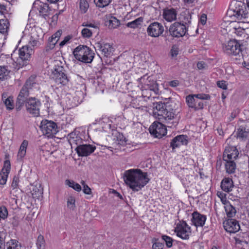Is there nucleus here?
<instances>
[{"label": "nucleus", "instance_id": "c756f323", "mask_svg": "<svg viewBox=\"0 0 249 249\" xmlns=\"http://www.w3.org/2000/svg\"><path fill=\"white\" fill-rule=\"evenodd\" d=\"M28 144V142L27 140H24L22 142L18 154V158L22 159L25 156Z\"/></svg>", "mask_w": 249, "mask_h": 249}, {"label": "nucleus", "instance_id": "72a5a7b5", "mask_svg": "<svg viewBox=\"0 0 249 249\" xmlns=\"http://www.w3.org/2000/svg\"><path fill=\"white\" fill-rule=\"evenodd\" d=\"M9 25L7 19H0V33L2 34H6L9 29Z\"/></svg>", "mask_w": 249, "mask_h": 249}, {"label": "nucleus", "instance_id": "e2e57ef3", "mask_svg": "<svg viewBox=\"0 0 249 249\" xmlns=\"http://www.w3.org/2000/svg\"><path fill=\"white\" fill-rule=\"evenodd\" d=\"M71 37L70 36H66L64 40L59 43V46L60 47H63L69 41Z\"/></svg>", "mask_w": 249, "mask_h": 249}, {"label": "nucleus", "instance_id": "5701e85b", "mask_svg": "<svg viewBox=\"0 0 249 249\" xmlns=\"http://www.w3.org/2000/svg\"><path fill=\"white\" fill-rule=\"evenodd\" d=\"M188 143L187 136L184 135H178L174 138L170 143L171 146L175 149L182 145H186Z\"/></svg>", "mask_w": 249, "mask_h": 249}, {"label": "nucleus", "instance_id": "3c124183", "mask_svg": "<svg viewBox=\"0 0 249 249\" xmlns=\"http://www.w3.org/2000/svg\"><path fill=\"white\" fill-rule=\"evenodd\" d=\"M110 25L112 24L111 27L113 28H116L119 26L120 24L119 20H118L116 18L112 17L110 20H109Z\"/></svg>", "mask_w": 249, "mask_h": 249}, {"label": "nucleus", "instance_id": "4c0bfd02", "mask_svg": "<svg viewBox=\"0 0 249 249\" xmlns=\"http://www.w3.org/2000/svg\"><path fill=\"white\" fill-rule=\"evenodd\" d=\"M112 0H94L96 5L100 8H103L107 6Z\"/></svg>", "mask_w": 249, "mask_h": 249}, {"label": "nucleus", "instance_id": "c85d7f7f", "mask_svg": "<svg viewBox=\"0 0 249 249\" xmlns=\"http://www.w3.org/2000/svg\"><path fill=\"white\" fill-rule=\"evenodd\" d=\"M225 210L226 214L229 217H233L236 213L235 208L229 202L225 205Z\"/></svg>", "mask_w": 249, "mask_h": 249}, {"label": "nucleus", "instance_id": "8fccbe9b", "mask_svg": "<svg viewBox=\"0 0 249 249\" xmlns=\"http://www.w3.org/2000/svg\"><path fill=\"white\" fill-rule=\"evenodd\" d=\"M196 98L201 100H209L210 99V96L208 94L204 93H199L194 94Z\"/></svg>", "mask_w": 249, "mask_h": 249}, {"label": "nucleus", "instance_id": "58836bf2", "mask_svg": "<svg viewBox=\"0 0 249 249\" xmlns=\"http://www.w3.org/2000/svg\"><path fill=\"white\" fill-rule=\"evenodd\" d=\"M93 32V30L85 27L81 31L82 36L84 38H89L92 36Z\"/></svg>", "mask_w": 249, "mask_h": 249}, {"label": "nucleus", "instance_id": "603ef678", "mask_svg": "<svg viewBox=\"0 0 249 249\" xmlns=\"http://www.w3.org/2000/svg\"><path fill=\"white\" fill-rule=\"evenodd\" d=\"M75 199L73 197H69L67 201L68 207L71 209H73L75 206Z\"/></svg>", "mask_w": 249, "mask_h": 249}, {"label": "nucleus", "instance_id": "6ab92c4d", "mask_svg": "<svg viewBox=\"0 0 249 249\" xmlns=\"http://www.w3.org/2000/svg\"><path fill=\"white\" fill-rule=\"evenodd\" d=\"M96 50L100 51L101 54L105 57L109 56L112 52V48L108 43H102L98 42L95 44Z\"/></svg>", "mask_w": 249, "mask_h": 249}, {"label": "nucleus", "instance_id": "f3484780", "mask_svg": "<svg viewBox=\"0 0 249 249\" xmlns=\"http://www.w3.org/2000/svg\"><path fill=\"white\" fill-rule=\"evenodd\" d=\"M238 151L235 146H226L223 154L224 160H234L238 156Z\"/></svg>", "mask_w": 249, "mask_h": 249}, {"label": "nucleus", "instance_id": "412c9836", "mask_svg": "<svg viewBox=\"0 0 249 249\" xmlns=\"http://www.w3.org/2000/svg\"><path fill=\"white\" fill-rule=\"evenodd\" d=\"M150 77H147L146 75H144L140 78V81L146 85L147 86V88L150 90V92L154 94V95H157L159 93L158 84L155 82L153 81L151 83L148 84L147 80Z\"/></svg>", "mask_w": 249, "mask_h": 249}, {"label": "nucleus", "instance_id": "69168bd1", "mask_svg": "<svg viewBox=\"0 0 249 249\" xmlns=\"http://www.w3.org/2000/svg\"><path fill=\"white\" fill-rule=\"evenodd\" d=\"M169 85L172 87H176L179 85V82L178 80H173L169 83Z\"/></svg>", "mask_w": 249, "mask_h": 249}, {"label": "nucleus", "instance_id": "39448f33", "mask_svg": "<svg viewBox=\"0 0 249 249\" xmlns=\"http://www.w3.org/2000/svg\"><path fill=\"white\" fill-rule=\"evenodd\" d=\"M75 58L82 62L91 63L94 57V53L88 47L85 45H79L73 51Z\"/></svg>", "mask_w": 249, "mask_h": 249}, {"label": "nucleus", "instance_id": "6e6d98bb", "mask_svg": "<svg viewBox=\"0 0 249 249\" xmlns=\"http://www.w3.org/2000/svg\"><path fill=\"white\" fill-rule=\"evenodd\" d=\"M163 246L164 245L162 243L156 240L152 246V248L153 249H162Z\"/></svg>", "mask_w": 249, "mask_h": 249}, {"label": "nucleus", "instance_id": "052dcab7", "mask_svg": "<svg viewBox=\"0 0 249 249\" xmlns=\"http://www.w3.org/2000/svg\"><path fill=\"white\" fill-rule=\"evenodd\" d=\"M83 192L87 195H90L91 194V189L88 186V185H84L83 189Z\"/></svg>", "mask_w": 249, "mask_h": 249}, {"label": "nucleus", "instance_id": "49530a36", "mask_svg": "<svg viewBox=\"0 0 249 249\" xmlns=\"http://www.w3.org/2000/svg\"><path fill=\"white\" fill-rule=\"evenodd\" d=\"M82 26L88 28H92L93 29H98V24L94 22L91 23L89 22H84V23H83Z\"/></svg>", "mask_w": 249, "mask_h": 249}, {"label": "nucleus", "instance_id": "1a4fd4ad", "mask_svg": "<svg viewBox=\"0 0 249 249\" xmlns=\"http://www.w3.org/2000/svg\"><path fill=\"white\" fill-rule=\"evenodd\" d=\"M177 235L182 239H188L191 233V228L185 221L179 222L175 228Z\"/></svg>", "mask_w": 249, "mask_h": 249}, {"label": "nucleus", "instance_id": "c03bdc74", "mask_svg": "<svg viewBox=\"0 0 249 249\" xmlns=\"http://www.w3.org/2000/svg\"><path fill=\"white\" fill-rule=\"evenodd\" d=\"M32 47H37L40 45L39 39L34 36H32L29 42Z\"/></svg>", "mask_w": 249, "mask_h": 249}, {"label": "nucleus", "instance_id": "0e129e2a", "mask_svg": "<svg viewBox=\"0 0 249 249\" xmlns=\"http://www.w3.org/2000/svg\"><path fill=\"white\" fill-rule=\"evenodd\" d=\"M206 64L203 61L198 62L197 64V67L199 70H202L206 67Z\"/></svg>", "mask_w": 249, "mask_h": 249}, {"label": "nucleus", "instance_id": "0eeeda50", "mask_svg": "<svg viewBox=\"0 0 249 249\" xmlns=\"http://www.w3.org/2000/svg\"><path fill=\"white\" fill-rule=\"evenodd\" d=\"M40 128L43 134L48 137H53L58 132L56 124L53 121L47 120H43L41 121Z\"/></svg>", "mask_w": 249, "mask_h": 249}, {"label": "nucleus", "instance_id": "a18cd8bd", "mask_svg": "<svg viewBox=\"0 0 249 249\" xmlns=\"http://www.w3.org/2000/svg\"><path fill=\"white\" fill-rule=\"evenodd\" d=\"M58 40V38H54V36H52L51 38L49 39L48 47H49L50 49H53Z\"/></svg>", "mask_w": 249, "mask_h": 249}, {"label": "nucleus", "instance_id": "b1692460", "mask_svg": "<svg viewBox=\"0 0 249 249\" xmlns=\"http://www.w3.org/2000/svg\"><path fill=\"white\" fill-rule=\"evenodd\" d=\"M237 138L242 141H245L249 137V126L247 125H241L237 129Z\"/></svg>", "mask_w": 249, "mask_h": 249}, {"label": "nucleus", "instance_id": "7ed1b4c3", "mask_svg": "<svg viewBox=\"0 0 249 249\" xmlns=\"http://www.w3.org/2000/svg\"><path fill=\"white\" fill-rule=\"evenodd\" d=\"M38 84L36 82V76H30L26 81L21 89L17 99L16 108L17 110H20L24 104L27 97H29L31 90L33 89H39Z\"/></svg>", "mask_w": 249, "mask_h": 249}, {"label": "nucleus", "instance_id": "7c9ffc66", "mask_svg": "<svg viewBox=\"0 0 249 249\" xmlns=\"http://www.w3.org/2000/svg\"><path fill=\"white\" fill-rule=\"evenodd\" d=\"M11 71L7 66H0V80H4L9 77Z\"/></svg>", "mask_w": 249, "mask_h": 249}, {"label": "nucleus", "instance_id": "9b49d317", "mask_svg": "<svg viewBox=\"0 0 249 249\" xmlns=\"http://www.w3.org/2000/svg\"><path fill=\"white\" fill-rule=\"evenodd\" d=\"M223 50L227 54L236 55L241 52L240 45L235 40H230L223 45Z\"/></svg>", "mask_w": 249, "mask_h": 249}, {"label": "nucleus", "instance_id": "423d86ee", "mask_svg": "<svg viewBox=\"0 0 249 249\" xmlns=\"http://www.w3.org/2000/svg\"><path fill=\"white\" fill-rule=\"evenodd\" d=\"M52 78L58 85H66L69 81L66 71L62 66H57L54 68L52 73Z\"/></svg>", "mask_w": 249, "mask_h": 249}, {"label": "nucleus", "instance_id": "aec40b11", "mask_svg": "<svg viewBox=\"0 0 249 249\" xmlns=\"http://www.w3.org/2000/svg\"><path fill=\"white\" fill-rule=\"evenodd\" d=\"M11 169V164L9 160H5L4 166L0 173V184L4 185L6 183L8 175Z\"/></svg>", "mask_w": 249, "mask_h": 249}, {"label": "nucleus", "instance_id": "4468645a", "mask_svg": "<svg viewBox=\"0 0 249 249\" xmlns=\"http://www.w3.org/2000/svg\"><path fill=\"white\" fill-rule=\"evenodd\" d=\"M33 8L35 10L38 11L40 15L44 18L48 16L49 14L50 9L47 3H43L41 1L37 0L34 2Z\"/></svg>", "mask_w": 249, "mask_h": 249}, {"label": "nucleus", "instance_id": "20e7f679", "mask_svg": "<svg viewBox=\"0 0 249 249\" xmlns=\"http://www.w3.org/2000/svg\"><path fill=\"white\" fill-rule=\"evenodd\" d=\"M228 15L233 20H238L240 22H249V12L246 5L241 1H235L231 5L227 12Z\"/></svg>", "mask_w": 249, "mask_h": 249}, {"label": "nucleus", "instance_id": "680f3d73", "mask_svg": "<svg viewBox=\"0 0 249 249\" xmlns=\"http://www.w3.org/2000/svg\"><path fill=\"white\" fill-rule=\"evenodd\" d=\"M207 21V16L205 14L201 15L200 17V21L202 25L206 24Z\"/></svg>", "mask_w": 249, "mask_h": 249}, {"label": "nucleus", "instance_id": "4be33fe9", "mask_svg": "<svg viewBox=\"0 0 249 249\" xmlns=\"http://www.w3.org/2000/svg\"><path fill=\"white\" fill-rule=\"evenodd\" d=\"M206 220V216L201 214L197 212L192 214V221L196 227H202Z\"/></svg>", "mask_w": 249, "mask_h": 249}, {"label": "nucleus", "instance_id": "473e14b6", "mask_svg": "<svg viewBox=\"0 0 249 249\" xmlns=\"http://www.w3.org/2000/svg\"><path fill=\"white\" fill-rule=\"evenodd\" d=\"M69 141L71 145L75 144L76 145H81L80 143L82 142V139L79 136L76 135L75 133H71L69 135Z\"/></svg>", "mask_w": 249, "mask_h": 249}, {"label": "nucleus", "instance_id": "393cba45", "mask_svg": "<svg viewBox=\"0 0 249 249\" xmlns=\"http://www.w3.org/2000/svg\"><path fill=\"white\" fill-rule=\"evenodd\" d=\"M33 53L34 50L28 46H23L19 50V57L24 61L28 60Z\"/></svg>", "mask_w": 249, "mask_h": 249}, {"label": "nucleus", "instance_id": "5fc2aeb1", "mask_svg": "<svg viewBox=\"0 0 249 249\" xmlns=\"http://www.w3.org/2000/svg\"><path fill=\"white\" fill-rule=\"evenodd\" d=\"M178 48L176 46L174 45L172 47L170 53L172 57H176L178 53Z\"/></svg>", "mask_w": 249, "mask_h": 249}, {"label": "nucleus", "instance_id": "f704fd0d", "mask_svg": "<svg viewBox=\"0 0 249 249\" xmlns=\"http://www.w3.org/2000/svg\"><path fill=\"white\" fill-rule=\"evenodd\" d=\"M143 22V18L139 17L132 21L128 22L126 26L129 28H137Z\"/></svg>", "mask_w": 249, "mask_h": 249}, {"label": "nucleus", "instance_id": "ddd939ff", "mask_svg": "<svg viewBox=\"0 0 249 249\" xmlns=\"http://www.w3.org/2000/svg\"><path fill=\"white\" fill-rule=\"evenodd\" d=\"M223 227L227 232L230 233H235L240 229L238 222L233 219H229L224 221Z\"/></svg>", "mask_w": 249, "mask_h": 249}, {"label": "nucleus", "instance_id": "79ce46f5", "mask_svg": "<svg viewBox=\"0 0 249 249\" xmlns=\"http://www.w3.org/2000/svg\"><path fill=\"white\" fill-rule=\"evenodd\" d=\"M161 239L165 242L167 247L170 248L172 246L173 239L171 237L163 235L161 236Z\"/></svg>", "mask_w": 249, "mask_h": 249}, {"label": "nucleus", "instance_id": "9d476101", "mask_svg": "<svg viewBox=\"0 0 249 249\" xmlns=\"http://www.w3.org/2000/svg\"><path fill=\"white\" fill-rule=\"evenodd\" d=\"M169 32L172 36L180 37L185 35L187 30L186 26L184 23L175 22L170 26Z\"/></svg>", "mask_w": 249, "mask_h": 249}, {"label": "nucleus", "instance_id": "bf43d9fd", "mask_svg": "<svg viewBox=\"0 0 249 249\" xmlns=\"http://www.w3.org/2000/svg\"><path fill=\"white\" fill-rule=\"evenodd\" d=\"M0 13L1 15H4L5 17L6 18L5 15L8 14V11L7 10L6 6L5 5L3 4H0Z\"/></svg>", "mask_w": 249, "mask_h": 249}, {"label": "nucleus", "instance_id": "774afa93", "mask_svg": "<svg viewBox=\"0 0 249 249\" xmlns=\"http://www.w3.org/2000/svg\"><path fill=\"white\" fill-rule=\"evenodd\" d=\"M61 34H62L61 30H58L54 34H53L52 36H54V38H56L59 39Z\"/></svg>", "mask_w": 249, "mask_h": 249}, {"label": "nucleus", "instance_id": "e433bc0d", "mask_svg": "<svg viewBox=\"0 0 249 249\" xmlns=\"http://www.w3.org/2000/svg\"><path fill=\"white\" fill-rule=\"evenodd\" d=\"M36 245L37 249H45V241L43 236L41 234L38 236Z\"/></svg>", "mask_w": 249, "mask_h": 249}, {"label": "nucleus", "instance_id": "6e6552de", "mask_svg": "<svg viewBox=\"0 0 249 249\" xmlns=\"http://www.w3.org/2000/svg\"><path fill=\"white\" fill-rule=\"evenodd\" d=\"M25 106L27 112L35 117L39 115V107L41 105L40 101L35 97H27L25 102Z\"/></svg>", "mask_w": 249, "mask_h": 249}, {"label": "nucleus", "instance_id": "37998d69", "mask_svg": "<svg viewBox=\"0 0 249 249\" xmlns=\"http://www.w3.org/2000/svg\"><path fill=\"white\" fill-rule=\"evenodd\" d=\"M4 104L8 109H12L14 108V104L13 98L9 96L8 98H6L4 100Z\"/></svg>", "mask_w": 249, "mask_h": 249}, {"label": "nucleus", "instance_id": "ea45409f", "mask_svg": "<svg viewBox=\"0 0 249 249\" xmlns=\"http://www.w3.org/2000/svg\"><path fill=\"white\" fill-rule=\"evenodd\" d=\"M19 181V179L18 177L15 176L13 178L11 184V187L12 188V189L10 191H16V193H17L18 191V187Z\"/></svg>", "mask_w": 249, "mask_h": 249}, {"label": "nucleus", "instance_id": "de8ad7c7", "mask_svg": "<svg viewBox=\"0 0 249 249\" xmlns=\"http://www.w3.org/2000/svg\"><path fill=\"white\" fill-rule=\"evenodd\" d=\"M8 214L7 210L4 206L0 207V218L5 219Z\"/></svg>", "mask_w": 249, "mask_h": 249}, {"label": "nucleus", "instance_id": "2f4dec72", "mask_svg": "<svg viewBox=\"0 0 249 249\" xmlns=\"http://www.w3.org/2000/svg\"><path fill=\"white\" fill-rule=\"evenodd\" d=\"M233 160H225L226 161L225 164V168L227 172L229 174H232L235 172L236 164Z\"/></svg>", "mask_w": 249, "mask_h": 249}, {"label": "nucleus", "instance_id": "09e8293b", "mask_svg": "<svg viewBox=\"0 0 249 249\" xmlns=\"http://www.w3.org/2000/svg\"><path fill=\"white\" fill-rule=\"evenodd\" d=\"M217 195L220 198L221 201L223 204L225 205L229 202L227 199L226 195L225 194L221 192H218Z\"/></svg>", "mask_w": 249, "mask_h": 249}, {"label": "nucleus", "instance_id": "dca6fc26", "mask_svg": "<svg viewBox=\"0 0 249 249\" xmlns=\"http://www.w3.org/2000/svg\"><path fill=\"white\" fill-rule=\"evenodd\" d=\"M186 102L188 107L194 108L195 110H198L203 108V103L201 101L196 98L194 94L189 95L186 97Z\"/></svg>", "mask_w": 249, "mask_h": 249}, {"label": "nucleus", "instance_id": "338daca9", "mask_svg": "<svg viewBox=\"0 0 249 249\" xmlns=\"http://www.w3.org/2000/svg\"><path fill=\"white\" fill-rule=\"evenodd\" d=\"M185 5H192L196 0H181Z\"/></svg>", "mask_w": 249, "mask_h": 249}, {"label": "nucleus", "instance_id": "864d4df0", "mask_svg": "<svg viewBox=\"0 0 249 249\" xmlns=\"http://www.w3.org/2000/svg\"><path fill=\"white\" fill-rule=\"evenodd\" d=\"M36 216L37 215H35V212H31L27 215L25 219L29 222L30 224L31 225V222L33 221V219H35Z\"/></svg>", "mask_w": 249, "mask_h": 249}, {"label": "nucleus", "instance_id": "a211bd4d", "mask_svg": "<svg viewBox=\"0 0 249 249\" xmlns=\"http://www.w3.org/2000/svg\"><path fill=\"white\" fill-rule=\"evenodd\" d=\"M177 10L173 7H167L163 10V18L168 22H172L177 19Z\"/></svg>", "mask_w": 249, "mask_h": 249}, {"label": "nucleus", "instance_id": "f257e3e1", "mask_svg": "<svg viewBox=\"0 0 249 249\" xmlns=\"http://www.w3.org/2000/svg\"><path fill=\"white\" fill-rule=\"evenodd\" d=\"M164 103L156 102L153 103V116L161 121L154 122L150 126V133L155 137L160 138L166 134V128L162 123H167L173 119L175 116V112L173 109L168 110Z\"/></svg>", "mask_w": 249, "mask_h": 249}, {"label": "nucleus", "instance_id": "a878e982", "mask_svg": "<svg viewBox=\"0 0 249 249\" xmlns=\"http://www.w3.org/2000/svg\"><path fill=\"white\" fill-rule=\"evenodd\" d=\"M233 187V182L231 178H225L221 181V188L225 192L229 193L231 191Z\"/></svg>", "mask_w": 249, "mask_h": 249}, {"label": "nucleus", "instance_id": "c9c22d12", "mask_svg": "<svg viewBox=\"0 0 249 249\" xmlns=\"http://www.w3.org/2000/svg\"><path fill=\"white\" fill-rule=\"evenodd\" d=\"M65 184L77 192H80L82 189L81 186L73 180L67 179L65 181Z\"/></svg>", "mask_w": 249, "mask_h": 249}, {"label": "nucleus", "instance_id": "13d9d810", "mask_svg": "<svg viewBox=\"0 0 249 249\" xmlns=\"http://www.w3.org/2000/svg\"><path fill=\"white\" fill-rule=\"evenodd\" d=\"M217 85L219 88L223 89H227V85L225 81L222 80L217 81Z\"/></svg>", "mask_w": 249, "mask_h": 249}, {"label": "nucleus", "instance_id": "4d7b16f0", "mask_svg": "<svg viewBox=\"0 0 249 249\" xmlns=\"http://www.w3.org/2000/svg\"><path fill=\"white\" fill-rule=\"evenodd\" d=\"M142 91V95L145 97L149 98L150 97L154 95V94L150 92V90H148V89H147L146 88L145 89H143Z\"/></svg>", "mask_w": 249, "mask_h": 249}, {"label": "nucleus", "instance_id": "f03ea898", "mask_svg": "<svg viewBox=\"0 0 249 249\" xmlns=\"http://www.w3.org/2000/svg\"><path fill=\"white\" fill-rule=\"evenodd\" d=\"M124 180L133 191H139L149 181L147 174L140 169H130L124 174Z\"/></svg>", "mask_w": 249, "mask_h": 249}, {"label": "nucleus", "instance_id": "f8f14e48", "mask_svg": "<svg viewBox=\"0 0 249 249\" xmlns=\"http://www.w3.org/2000/svg\"><path fill=\"white\" fill-rule=\"evenodd\" d=\"M164 32V27L161 23L154 22L150 24L147 28L148 35L153 37H158Z\"/></svg>", "mask_w": 249, "mask_h": 249}, {"label": "nucleus", "instance_id": "cd10ccee", "mask_svg": "<svg viewBox=\"0 0 249 249\" xmlns=\"http://www.w3.org/2000/svg\"><path fill=\"white\" fill-rule=\"evenodd\" d=\"M3 249H21V246L17 240L11 239L4 245Z\"/></svg>", "mask_w": 249, "mask_h": 249}, {"label": "nucleus", "instance_id": "bb28decb", "mask_svg": "<svg viewBox=\"0 0 249 249\" xmlns=\"http://www.w3.org/2000/svg\"><path fill=\"white\" fill-rule=\"evenodd\" d=\"M17 193L16 191H10L9 194V203L12 209L16 210L18 208L17 204Z\"/></svg>", "mask_w": 249, "mask_h": 249}, {"label": "nucleus", "instance_id": "a19ab883", "mask_svg": "<svg viewBox=\"0 0 249 249\" xmlns=\"http://www.w3.org/2000/svg\"><path fill=\"white\" fill-rule=\"evenodd\" d=\"M79 5L81 11L83 13H86L89 8L88 1L86 0H80Z\"/></svg>", "mask_w": 249, "mask_h": 249}, {"label": "nucleus", "instance_id": "2eb2a0df", "mask_svg": "<svg viewBox=\"0 0 249 249\" xmlns=\"http://www.w3.org/2000/svg\"><path fill=\"white\" fill-rule=\"evenodd\" d=\"M96 147L90 144H82L78 145L75 150L79 156H88L93 153Z\"/></svg>", "mask_w": 249, "mask_h": 249}]
</instances>
